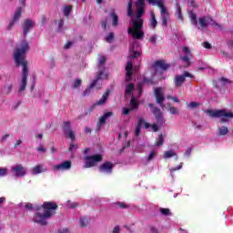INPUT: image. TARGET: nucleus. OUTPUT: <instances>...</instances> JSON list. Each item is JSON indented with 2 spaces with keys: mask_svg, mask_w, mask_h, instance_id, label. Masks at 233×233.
<instances>
[{
  "mask_svg": "<svg viewBox=\"0 0 233 233\" xmlns=\"http://www.w3.org/2000/svg\"><path fill=\"white\" fill-rule=\"evenodd\" d=\"M207 113L210 116V117H220V123H227L228 119L233 118V113L232 112H227L224 109H219V110H212V109H208Z\"/></svg>",
  "mask_w": 233,
  "mask_h": 233,
  "instance_id": "5",
  "label": "nucleus"
},
{
  "mask_svg": "<svg viewBox=\"0 0 233 233\" xmlns=\"http://www.w3.org/2000/svg\"><path fill=\"white\" fill-rule=\"evenodd\" d=\"M190 19H191L192 25H198V16L196 15V14L191 13Z\"/></svg>",
  "mask_w": 233,
  "mask_h": 233,
  "instance_id": "40",
  "label": "nucleus"
},
{
  "mask_svg": "<svg viewBox=\"0 0 233 233\" xmlns=\"http://www.w3.org/2000/svg\"><path fill=\"white\" fill-rule=\"evenodd\" d=\"M106 41L107 43H112V41H114V33H109L108 35L106 37Z\"/></svg>",
  "mask_w": 233,
  "mask_h": 233,
  "instance_id": "47",
  "label": "nucleus"
},
{
  "mask_svg": "<svg viewBox=\"0 0 233 233\" xmlns=\"http://www.w3.org/2000/svg\"><path fill=\"white\" fill-rule=\"evenodd\" d=\"M72 45H74V43H72L71 41H68V42L64 46L65 50H68V48H71Z\"/></svg>",
  "mask_w": 233,
  "mask_h": 233,
  "instance_id": "59",
  "label": "nucleus"
},
{
  "mask_svg": "<svg viewBox=\"0 0 233 233\" xmlns=\"http://www.w3.org/2000/svg\"><path fill=\"white\" fill-rule=\"evenodd\" d=\"M149 41H150V43H153L154 45H156V43L157 41V36H156V35L150 36Z\"/></svg>",
  "mask_w": 233,
  "mask_h": 233,
  "instance_id": "61",
  "label": "nucleus"
},
{
  "mask_svg": "<svg viewBox=\"0 0 233 233\" xmlns=\"http://www.w3.org/2000/svg\"><path fill=\"white\" fill-rule=\"evenodd\" d=\"M153 68L154 70H157V68H160L161 70L167 71L170 68V65L165 63V60H158L153 64Z\"/></svg>",
  "mask_w": 233,
  "mask_h": 233,
  "instance_id": "15",
  "label": "nucleus"
},
{
  "mask_svg": "<svg viewBox=\"0 0 233 233\" xmlns=\"http://www.w3.org/2000/svg\"><path fill=\"white\" fill-rule=\"evenodd\" d=\"M137 57H141V52L133 51V55L131 56V59H137Z\"/></svg>",
  "mask_w": 233,
  "mask_h": 233,
  "instance_id": "46",
  "label": "nucleus"
},
{
  "mask_svg": "<svg viewBox=\"0 0 233 233\" xmlns=\"http://www.w3.org/2000/svg\"><path fill=\"white\" fill-rule=\"evenodd\" d=\"M57 208L58 206L56 202H44L42 206H37L35 208V213L33 221L35 223H38V225H41L42 227H46V225H48L46 219H50L52 216H55Z\"/></svg>",
  "mask_w": 233,
  "mask_h": 233,
  "instance_id": "2",
  "label": "nucleus"
},
{
  "mask_svg": "<svg viewBox=\"0 0 233 233\" xmlns=\"http://www.w3.org/2000/svg\"><path fill=\"white\" fill-rule=\"evenodd\" d=\"M105 63H106V57H105V56H100L98 68H101V66H102V65H105Z\"/></svg>",
  "mask_w": 233,
  "mask_h": 233,
  "instance_id": "52",
  "label": "nucleus"
},
{
  "mask_svg": "<svg viewBox=\"0 0 233 233\" xmlns=\"http://www.w3.org/2000/svg\"><path fill=\"white\" fill-rule=\"evenodd\" d=\"M167 99H171L172 101H174V103H179V100L177 96H167Z\"/></svg>",
  "mask_w": 233,
  "mask_h": 233,
  "instance_id": "63",
  "label": "nucleus"
},
{
  "mask_svg": "<svg viewBox=\"0 0 233 233\" xmlns=\"http://www.w3.org/2000/svg\"><path fill=\"white\" fill-rule=\"evenodd\" d=\"M88 225V218L83 217L80 218V227H87Z\"/></svg>",
  "mask_w": 233,
  "mask_h": 233,
  "instance_id": "39",
  "label": "nucleus"
},
{
  "mask_svg": "<svg viewBox=\"0 0 233 233\" xmlns=\"http://www.w3.org/2000/svg\"><path fill=\"white\" fill-rule=\"evenodd\" d=\"M145 118H138V124L137 127H140L142 128L143 125H145Z\"/></svg>",
  "mask_w": 233,
  "mask_h": 233,
  "instance_id": "57",
  "label": "nucleus"
},
{
  "mask_svg": "<svg viewBox=\"0 0 233 233\" xmlns=\"http://www.w3.org/2000/svg\"><path fill=\"white\" fill-rule=\"evenodd\" d=\"M132 68H134V64H132V62H127L126 66V81H130V78L132 77Z\"/></svg>",
  "mask_w": 233,
  "mask_h": 233,
  "instance_id": "20",
  "label": "nucleus"
},
{
  "mask_svg": "<svg viewBox=\"0 0 233 233\" xmlns=\"http://www.w3.org/2000/svg\"><path fill=\"white\" fill-rule=\"evenodd\" d=\"M168 111L173 116H176V115L179 114V112L177 111V107H174V106H169L168 107Z\"/></svg>",
  "mask_w": 233,
  "mask_h": 233,
  "instance_id": "44",
  "label": "nucleus"
},
{
  "mask_svg": "<svg viewBox=\"0 0 233 233\" xmlns=\"http://www.w3.org/2000/svg\"><path fill=\"white\" fill-rule=\"evenodd\" d=\"M219 136H227L228 134V127L222 126L218 128Z\"/></svg>",
  "mask_w": 233,
  "mask_h": 233,
  "instance_id": "31",
  "label": "nucleus"
},
{
  "mask_svg": "<svg viewBox=\"0 0 233 233\" xmlns=\"http://www.w3.org/2000/svg\"><path fill=\"white\" fill-rule=\"evenodd\" d=\"M114 205L116 207V208H130V206L125 202H116Z\"/></svg>",
  "mask_w": 233,
  "mask_h": 233,
  "instance_id": "29",
  "label": "nucleus"
},
{
  "mask_svg": "<svg viewBox=\"0 0 233 233\" xmlns=\"http://www.w3.org/2000/svg\"><path fill=\"white\" fill-rule=\"evenodd\" d=\"M190 154H192V147H188L184 153V156H186L187 157H189Z\"/></svg>",
  "mask_w": 233,
  "mask_h": 233,
  "instance_id": "58",
  "label": "nucleus"
},
{
  "mask_svg": "<svg viewBox=\"0 0 233 233\" xmlns=\"http://www.w3.org/2000/svg\"><path fill=\"white\" fill-rule=\"evenodd\" d=\"M72 8H74V6L72 5H66L64 7V15H66V17H68V15H70V14H72Z\"/></svg>",
  "mask_w": 233,
  "mask_h": 233,
  "instance_id": "30",
  "label": "nucleus"
},
{
  "mask_svg": "<svg viewBox=\"0 0 233 233\" xmlns=\"http://www.w3.org/2000/svg\"><path fill=\"white\" fill-rule=\"evenodd\" d=\"M203 46H204V48H207L208 50H210V48H212V45H210V43H208V42H204Z\"/></svg>",
  "mask_w": 233,
  "mask_h": 233,
  "instance_id": "60",
  "label": "nucleus"
},
{
  "mask_svg": "<svg viewBox=\"0 0 233 233\" xmlns=\"http://www.w3.org/2000/svg\"><path fill=\"white\" fill-rule=\"evenodd\" d=\"M120 230H121V228H119V226H116V227L113 228L112 233H119Z\"/></svg>",
  "mask_w": 233,
  "mask_h": 233,
  "instance_id": "64",
  "label": "nucleus"
},
{
  "mask_svg": "<svg viewBox=\"0 0 233 233\" xmlns=\"http://www.w3.org/2000/svg\"><path fill=\"white\" fill-rule=\"evenodd\" d=\"M139 134H141V127L137 126V127L135 129V137H138Z\"/></svg>",
  "mask_w": 233,
  "mask_h": 233,
  "instance_id": "54",
  "label": "nucleus"
},
{
  "mask_svg": "<svg viewBox=\"0 0 233 233\" xmlns=\"http://www.w3.org/2000/svg\"><path fill=\"white\" fill-rule=\"evenodd\" d=\"M163 143H165V135L160 134L158 136L156 145H157V147H163Z\"/></svg>",
  "mask_w": 233,
  "mask_h": 233,
  "instance_id": "32",
  "label": "nucleus"
},
{
  "mask_svg": "<svg viewBox=\"0 0 233 233\" xmlns=\"http://www.w3.org/2000/svg\"><path fill=\"white\" fill-rule=\"evenodd\" d=\"M132 111L133 110H131V108L123 107L122 114H123V116H128V114H130V112H132Z\"/></svg>",
  "mask_w": 233,
  "mask_h": 233,
  "instance_id": "49",
  "label": "nucleus"
},
{
  "mask_svg": "<svg viewBox=\"0 0 233 233\" xmlns=\"http://www.w3.org/2000/svg\"><path fill=\"white\" fill-rule=\"evenodd\" d=\"M31 172L33 176H37V174H42V172H46V168L43 165H36L32 168Z\"/></svg>",
  "mask_w": 233,
  "mask_h": 233,
  "instance_id": "19",
  "label": "nucleus"
},
{
  "mask_svg": "<svg viewBox=\"0 0 233 233\" xmlns=\"http://www.w3.org/2000/svg\"><path fill=\"white\" fill-rule=\"evenodd\" d=\"M187 77L194 79V75L190 74L188 71H185L182 75H177L174 78V84L177 88L183 86V83L187 81Z\"/></svg>",
  "mask_w": 233,
  "mask_h": 233,
  "instance_id": "7",
  "label": "nucleus"
},
{
  "mask_svg": "<svg viewBox=\"0 0 233 233\" xmlns=\"http://www.w3.org/2000/svg\"><path fill=\"white\" fill-rule=\"evenodd\" d=\"M74 148H75V149H77V145L71 143V144L69 145L68 151H69V152H73V151H74Z\"/></svg>",
  "mask_w": 233,
  "mask_h": 233,
  "instance_id": "55",
  "label": "nucleus"
},
{
  "mask_svg": "<svg viewBox=\"0 0 233 233\" xmlns=\"http://www.w3.org/2000/svg\"><path fill=\"white\" fill-rule=\"evenodd\" d=\"M85 159L86 160L85 164V168H92V167H96L97 163H101L103 161V155L96 154L93 156H85Z\"/></svg>",
  "mask_w": 233,
  "mask_h": 233,
  "instance_id": "6",
  "label": "nucleus"
},
{
  "mask_svg": "<svg viewBox=\"0 0 233 233\" xmlns=\"http://www.w3.org/2000/svg\"><path fill=\"white\" fill-rule=\"evenodd\" d=\"M81 79L75 80L73 84V88H79V86H81Z\"/></svg>",
  "mask_w": 233,
  "mask_h": 233,
  "instance_id": "48",
  "label": "nucleus"
},
{
  "mask_svg": "<svg viewBox=\"0 0 233 233\" xmlns=\"http://www.w3.org/2000/svg\"><path fill=\"white\" fill-rule=\"evenodd\" d=\"M28 50H30V45L25 39H24L14 52V59L16 66H23V77L18 92H25V90H26V83L28 80V61H26V53Z\"/></svg>",
  "mask_w": 233,
  "mask_h": 233,
  "instance_id": "1",
  "label": "nucleus"
},
{
  "mask_svg": "<svg viewBox=\"0 0 233 233\" xmlns=\"http://www.w3.org/2000/svg\"><path fill=\"white\" fill-rule=\"evenodd\" d=\"M11 172L15 176V177H24V176H26V168L21 164L13 167L11 168Z\"/></svg>",
  "mask_w": 233,
  "mask_h": 233,
  "instance_id": "10",
  "label": "nucleus"
},
{
  "mask_svg": "<svg viewBox=\"0 0 233 233\" xmlns=\"http://www.w3.org/2000/svg\"><path fill=\"white\" fill-rule=\"evenodd\" d=\"M176 15L177 17V19H179L180 21H183V13L181 11V5H179L178 3L176 4Z\"/></svg>",
  "mask_w": 233,
  "mask_h": 233,
  "instance_id": "24",
  "label": "nucleus"
},
{
  "mask_svg": "<svg viewBox=\"0 0 233 233\" xmlns=\"http://www.w3.org/2000/svg\"><path fill=\"white\" fill-rule=\"evenodd\" d=\"M183 168V162H181L177 167H171L170 172H176V170H181Z\"/></svg>",
  "mask_w": 233,
  "mask_h": 233,
  "instance_id": "50",
  "label": "nucleus"
},
{
  "mask_svg": "<svg viewBox=\"0 0 233 233\" xmlns=\"http://www.w3.org/2000/svg\"><path fill=\"white\" fill-rule=\"evenodd\" d=\"M149 108H151L152 114L155 116V119H157V123H163V113L159 107L154 106V104H148Z\"/></svg>",
  "mask_w": 233,
  "mask_h": 233,
  "instance_id": "11",
  "label": "nucleus"
},
{
  "mask_svg": "<svg viewBox=\"0 0 233 233\" xmlns=\"http://www.w3.org/2000/svg\"><path fill=\"white\" fill-rule=\"evenodd\" d=\"M147 1L150 5H157V6H158V8H160L162 25L167 26L168 21H170V15H168V12L167 11V7H165V4L163 3V0H147Z\"/></svg>",
  "mask_w": 233,
  "mask_h": 233,
  "instance_id": "4",
  "label": "nucleus"
},
{
  "mask_svg": "<svg viewBox=\"0 0 233 233\" xmlns=\"http://www.w3.org/2000/svg\"><path fill=\"white\" fill-rule=\"evenodd\" d=\"M70 121H65L63 123V126H62V130L64 131L65 134H68V132H70V130H72L70 128Z\"/></svg>",
  "mask_w": 233,
  "mask_h": 233,
  "instance_id": "26",
  "label": "nucleus"
},
{
  "mask_svg": "<svg viewBox=\"0 0 233 233\" xmlns=\"http://www.w3.org/2000/svg\"><path fill=\"white\" fill-rule=\"evenodd\" d=\"M174 156H176V153L172 150L166 151L164 154V157H166L167 159H170V157H174Z\"/></svg>",
  "mask_w": 233,
  "mask_h": 233,
  "instance_id": "38",
  "label": "nucleus"
},
{
  "mask_svg": "<svg viewBox=\"0 0 233 233\" xmlns=\"http://www.w3.org/2000/svg\"><path fill=\"white\" fill-rule=\"evenodd\" d=\"M155 97L157 100V103L160 105L161 107H163V103L165 101V96H163V89L161 87H157L155 89Z\"/></svg>",
  "mask_w": 233,
  "mask_h": 233,
  "instance_id": "14",
  "label": "nucleus"
},
{
  "mask_svg": "<svg viewBox=\"0 0 233 233\" xmlns=\"http://www.w3.org/2000/svg\"><path fill=\"white\" fill-rule=\"evenodd\" d=\"M149 26L153 30L157 26V20L156 19V14L151 13V19L149 20Z\"/></svg>",
  "mask_w": 233,
  "mask_h": 233,
  "instance_id": "23",
  "label": "nucleus"
},
{
  "mask_svg": "<svg viewBox=\"0 0 233 233\" xmlns=\"http://www.w3.org/2000/svg\"><path fill=\"white\" fill-rule=\"evenodd\" d=\"M137 91H138V96H141V94H143V84L137 85Z\"/></svg>",
  "mask_w": 233,
  "mask_h": 233,
  "instance_id": "56",
  "label": "nucleus"
},
{
  "mask_svg": "<svg viewBox=\"0 0 233 233\" xmlns=\"http://www.w3.org/2000/svg\"><path fill=\"white\" fill-rule=\"evenodd\" d=\"M159 212L162 216H172V212H170L169 208H160Z\"/></svg>",
  "mask_w": 233,
  "mask_h": 233,
  "instance_id": "33",
  "label": "nucleus"
},
{
  "mask_svg": "<svg viewBox=\"0 0 233 233\" xmlns=\"http://www.w3.org/2000/svg\"><path fill=\"white\" fill-rule=\"evenodd\" d=\"M181 61H183V63H186V68H188V66H190L191 63H190V56H180Z\"/></svg>",
  "mask_w": 233,
  "mask_h": 233,
  "instance_id": "28",
  "label": "nucleus"
},
{
  "mask_svg": "<svg viewBox=\"0 0 233 233\" xmlns=\"http://www.w3.org/2000/svg\"><path fill=\"white\" fill-rule=\"evenodd\" d=\"M66 207L67 208H77V207H79V203L68 200L66 202Z\"/></svg>",
  "mask_w": 233,
  "mask_h": 233,
  "instance_id": "36",
  "label": "nucleus"
},
{
  "mask_svg": "<svg viewBox=\"0 0 233 233\" xmlns=\"http://www.w3.org/2000/svg\"><path fill=\"white\" fill-rule=\"evenodd\" d=\"M8 174V168L6 167H0V177H5Z\"/></svg>",
  "mask_w": 233,
  "mask_h": 233,
  "instance_id": "43",
  "label": "nucleus"
},
{
  "mask_svg": "<svg viewBox=\"0 0 233 233\" xmlns=\"http://www.w3.org/2000/svg\"><path fill=\"white\" fill-rule=\"evenodd\" d=\"M110 17L112 18V25L117 26L119 25V16L116 14V11L110 13Z\"/></svg>",
  "mask_w": 233,
  "mask_h": 233,
  "instance_id": "22",
  "label": "nucleus"
},
{
  "mask_svg": "<svg viewBox=\"0 0 233 233\" xmlns=\"http://www.w3.org/2000/svg\"><path fill=\"white\" fill-rule=\"evenodd\" d=\"M198 25L200 28H207V26H208V23H207V18L205 16L199 17Z\"/></svg>",
  "mask_w": 233,
  "mask_h": 233,
  "instance_id": "25",
  "label": "nucleus"
},
{
  "mask_svg": "<svg viewBox=\"0 0 233 233\" xmlns=\"http://www.w3.org/2000/svg\"><path fill=\"white\" fill-rule=\"evenodd\" d=\"M98 170L102 174H112V172H114V163L111 161H106L99 166Z\"/></svg>",
  "mask_w": 233,
  "mask_h": 233,
  "instance_id": "9",
  "label": "nucleus"
},
{
  "mask_svg": "<svg viewBox=\"0 0 233 233\" xmlns=\"http://www.w3.org/2000/svg\"><path fill=\"white\" fill-rule=\"evenodd\" d=\"M110 96V91L107 89L102 96V97L97 101V105H105L108 100V96Z\"/></svg>",
  "mask_w": 233,
  "mask_h": 233,
  "instance_id": "21",
  "label": "nucleus"
},
{
  "mask_svg": "<svg viewBox=\"0 0 233 233\" xmlns=\"http://www.w3.org/2000/svg\"><path fill=\"white\" fill-rule=\"evenodd\" d=\"M112 116H114V112L109 111L105 113L102 116H100L97 122L98 128H101V127H103L104 125H106V119H108V117H112Z\"/></svg>",
  "mask_w": 233,
  "mask_h": 233,
  "instance_id": "17",
  "label": "nucleus"
},
{
  "mask_svg": "<svg viewBox=\"0 0 233 233\" xmlns=\"http://www.w3.org/2000/svg\"><path fill=\"white\" fill-rule=\"evenodd\" d=\"M22 26L24 30V37H26V35H28V32L35 26V22L30 19H25Z\"/></svg>",
  "mask_w": 233,
  "mask_h": 233,
  "instance_id": "13",
  "label": "nucleus"
},
{
  "mask_svg": "<svg viewBox=\"0 0 233 233\" xmlns=\"http://www.w3.org/2000/svg\"><path fill=\"white\" fill-rule=\"evenodd\" d=\"M23 13V8L22 7H18L15 12V15L13 16V19L10 21L8 26H7V30H12V28H14V25H15V23H17V21H19V19H21V14Z\"/></svg>",
  "mask_w": 233,
  "mask_h": 233,
  "instance_id": "12",
  "label": "nucleus"
},
{
  "mask_svg": "<svg viewBox=\"0 0 233 233\" xmlns=\"http://www.w3.org/2000/svg\"><path fill=\"white\" fill-rule=\"evenodd\" d=\"M156 156H157V153L155 150L150 151L149 155L147 156V161H152Z\"/></svg>",
  "mask_w": 233,
  "mask_h": 233,
  "instance_id": "42",
  "label": "nucleus"
},
{
  "mask_svg": "<svg viewBox=\"0 0 233 233\" xmlns=\"http://www.w3.org/2000/svg\"><path fill=\"white\" fill-rule=\"evenodd\" d=\"M92 110H94V106L89 107L86 111H85L83 116H90V114H92Z\"/></svg>",
  "mask_w": 233,
  "mask_h": 233,
  "instance_id": "62",
  "label": "nucleus"
},
{
  "mask_svg": "<svg viewBox=\"0 0 233 233\" xmlns=\"http://www.w3.org/2000/svg\"><path fill=\"white\" fill-rule=\"evenodd\" d=\"M130 105L132 106L131 110H137V108H139V104H137L134 97L131 98Z\"/></svg>",
  "mask_w": 233,
  "mask_h": 233,
  "instance_id": "34",
  "label": "nucleus"
},
{
  "mask_svg": "<svg viewBox=\"0 0 233 233\" xmlns=\"http://www.w3.org/2000/svg\"><path fill=\"white\" fill-rule=\"evenodd\" d=\"M145 6V0H137V19H142L143 14H145V9L143 8Z\"/></svg>",
  "mask_w": 233,
  "mask_h": 233,
  "instance_id": "16",
  "label": "nucleus"
},
{
  "mask_svg": "<svg viewBox=\"0 0 233 233\" xmlns=\"http://www.w3.org/2000/svg\"><path fill=\"white\" fill-rule=\"evenodd\" d=\"M197 106H201V104L198 103V102H190L189 103V108H197Z\"/></svg>",
  "mask_w": 233,
  "mask_h": 233,
  "instance_id": "51",
  "label": "nucleus"
},
{
  "mask_svg": "<svg viewBox=\"0 0 233 233\" xmlns=\"http://www.w3.org/2000/svg\"><path fill=\"white\" fill-rule=\"evenodd\" d=\"M127 15L128 17H132V15H134V10H132V0H130L127 5Z\"/></svg>",
  "mask_w": 233,
  "mask_h": 233,
  "instance_id": "37",
  "label": "nucleus"
},
{
  "mask_svg": "<svg viewBox=\"0 0 233 233\" xmlns=\"http://www.w3.org/2000/svg\"><path fill=\"white\" fill-rule=\"evenodd\" d=\"M55 170H70L72 168V161L66 160L54 167Z\"/></svg>",
  "mask_w": 233,
  "mask_h": 233,
  "instance_id": "18",
  "label": "nucleus"
},
{
  "mask_svg": "<svg viewBox=\"0 0 233 233\" xmlns=\"http://www.w3.org/2000/svg\"><path fill=\"white\" fill-rule=\"evenodd\" d=\"M182 52H183L184 54H187V56H192V53H190V48H188L187 46H184V47L182 48Z\"/></svg>",
  "mask_w": 233,
  "mask_h": 233,
  "instance_id": "53",
  "label": "nucleus"
},
{
  "mask_svg": "<svg viewBox=\"0 0 233 233\" xmlns=\"http://www.w3.org/2000/svg\"><path fill=\"white\" fill-rule=\"evenodd\" d=\"M63 26H65V21L63 19H59L57 32H63Z\"/></svg>",
  "mask_w": 233,
  "mask_h": 233,
  "instance_id": "41",
  "label": "nucleus"
},
{
  "mask_svg": "<svg viewBox=\"0 0 233 233\" xmlns=\"http://www.w3.org/2000/svg\"><path fill=\"white\" fill-rule=\"evenodd\" d=\"M12 90H14V86L9 85L4 87L3 93L5 94V96H8L12 92Z\"/></svg>",
  "mask_w": 233,
  "mask_h": 233,
  "instance_id": "35",
  "label": "nucleus"
},
{
  "mask_svg": "<svg viewBox=\"0 0 233 233\" xmlns=\"http://www.w3.org/2000/svg\"><path fill=\"white\" fill-rule=\"evenodd\" d=\"M134 83H130L126 86V94L128 96H132V92H134Z\"/></svg>",
  "mask_w": 233,
  "mask_h": 233,
  "instance_id": "27",
  "label": "nucleus"
},
{
  "mask_svg": "<svg viewBox=\"0 0 233 233\" xmlns=\"http://www.w3.org/2000/svg\"><path fill=\"white\" fill-rule=\"evenodd\" d=\"M66 134H67V136H68L69 139H71V141H76V135L74 134V131L69 130Z\"/></svg>",
  "mask_w": 233,
  "mask_h": 233,
  "instance_id": "45",
  "label": "nucleus"
},
{
  "mask_svg": "<svg viewBox=\"0 0 233 233\" xmlns=\"http://www.w3.org/2000/svg\"><path fill=\"white\" fill-rule=\"evenodd\" d=\"M144 23L143 18L132 20L133 27L127 28V34L132 35L133 39H143V37H145V32H143Z\"/></svg>",
  "mask_w": 233,
  "mask_h": 233,
  "instance_id": "3",
  "label": "nucleus"
},
{
  "mask_svg": "<svg viewBox=\"0 0 233 233\" xmlns=\"http://www.w3.org/2000/svg\"><path fill=\"white\" fill-rule=\"evenodd\" d=\"M99 79H108V74H105V69L99 71L96 78L93 80L89 87L84 92V96H86V92L89 94L90 89L94 88L96 85H97V81H99Z\"/></svg>",
  "mask_w": 233,
  "mask_h": 233,
  "instance_id": "8",
  "label": "nucleus"
}]
</instances>
